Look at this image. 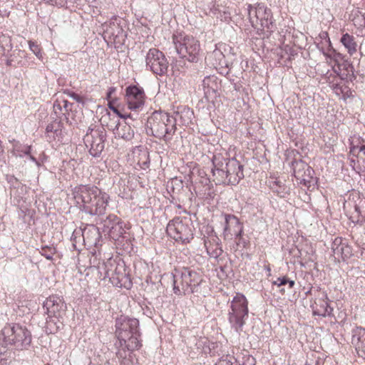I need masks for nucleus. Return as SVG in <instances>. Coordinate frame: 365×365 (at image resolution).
<instances>
[{"label": "nucleus", "mask_w": 365, "mask_h": 365, "mask_svg": "<svg viewBox=\"0 0 365 365\" xmlns=\"http://www.w3.org/2000/svg\"><path fill=\"white\" fill-rule=\"evenodd\" d=\"M73 195L84 204L86 213L98 216L105 214L109 196L93 184H78L73 188Z\"/></svg>", "instance_id": "obj_1"}, {"label": "nucleus", "mask_w": 365, "mask_h": 365, "mask_svg": "<svg viewBox=\"0 0 365 365\" xmlns=\"http://www.w3.org/2000/svg\"><path fill=\"white\" fill-rule=\"evenodd\" d=\"M116 348L127 349L128 351L138 349L142 346L140 337L139 321L135 318H130L123 315L115 320Z\"/></svg>", "instance_id": "obj_2"}, {"label": "nucleus", "mask_w": 365, "mask_h": 365, "mask_svg": "<svg viewBox=\"0 0 365 365\" xmlns=\"http://www.w3.org/2000/svg\"><path fill=\"white\" fill-rule=\"evenodd\" d=\"M172 277L173 292L178 296L197 292L203 280L200 272L185 267L175 269L174 272L172 273Z\"/></svg>", "instance_id": "obj_3"}, {"label": "nucleus", "mask_w": 365, "mask_h": 365, "mask_svg": "<svg viewBox=\"0 0 365 365\" xmlns=\"http://www.w3.org/2000/svg\"><path fill=\"white\" fill-rule=\"evenodd\" d=\"M31 339L30 331L20 324H8L0 331V345L3 347L26 349L30 346Z\"/></svg>", "instance_id": "obj_4"}, {"label": "nucleus", "mask_w": 365, "mask_h": 365, "mask_svg": "<svg viewBox=\"0 0 365 365\" xmlns=\"http://www.w3.org/2000/svg\"><path fill=\"white\" fill-rule=\"evenodd\" d=\"M147 130L155 138L170 142L176 131L175 120L167 113L154 111L147 120Z\"/></svg>", "instance_id": "obj_5"}, {"label": "nucleus", "mask_w": 365, "mask_h": 365, "mask_svg": "<svg viewBox=\"0 0 365 365\" xmlns=\"http://www.w3.org/2000/svg\"><path fill=\"white\" fill-rule=\"evenodd\" d=\"M173 43L179 56L189 62L196 63L199 60L200 44L192 36L178 33L173 36Z\"/></svg>", "instance_id": "obj_6"}, {"label": "nucleus", "mask_w": 365, "mask_h": 365, "mask_svg": "<svg viewBox=\"0 0 365 365\" xmlns=\"http://www.w3.org/2000/svg\"><path fill=\"white\" fill-rule=\"evenodd\" d=\"M166 232L175 242L185 245L194 238L195 227L190 218L175 217L168 223Z\"/></svg>", "instance_id": "obj_7"}, {"label": "nucleus", "mask_w": 365, "mask_h": 365, "mask_svg": "<svg viewBox=\"0 0 365 365\" xmlns=\"http://www.w3.org/2000/svg\"><path fill=\"white\" fill-rule=\"evenodd\" d=\"M248 302L243 294H237L233 297L228 312V322L231 329L238 334L243 330L248 318Z\"/></svg>", "instance_id": "obj_8"}, {"label": "nucleus", "mask_w": 365, "mask_h": 365, "mask_svg": "<svg viewBox=\"0 0 365 365\" xmlns=\"http://www.w3.org/2000/svg\"><path fill=\"white\" fill-rule=\"evenodd\" d=\"M104 266V278H108L109 282L115 287L130 289L133 283L126 272L123 263H117L114 260H108V264Z\"/></svg>", "instance_id": "obj_9"}, {"label": "nucleus", "mask_w": 365, "mask_h": 365, "mask_svg": "<svg viewBox=\"0 0 365 365\" xmlns=\"http://www.w3.org/2000/svg\"><path fill=\"white\" fill-rule=\"evenodd\" d=\"M106 133L103 128H89L83 138L86 148H89L90 154L98 158L101 155L105 147Z\"/></svg>", "instance_id": "obj_10"}, {"label": "nucleus", "mask_w": 365, "mask_h": 365, "mask_svg": "<svg viewBox=\"0 0 365 365\" xmlns=\"http://www.w3.org/2000/svg\"><path fill=\"white\" fill-rule=\"evenodd\" d=\"M146 66L155 75L164 76L168 72V61L163 52L150 48L147 53Z\"/></svg>", "instance_id": "obj_11"}, {"label": "nucleus", "mask_w": 365, "mask_h": 365, "mask_svg": "<svg viewBox=\"0 0 365 365\" xmlns=\"http://www.w3.org/2000/svg\"><path fill=\"white\" fill-rule=\"evenodd\" d=\"M125 101L128 108L135 114L143 108L145 94L143 88L137 86H129L125 88Z\"/></svg>", "instance_id": "obj_12"}, {"label": "nucleus", "mask_w": 365, "mask_h": 365, "mask_svg": "<svg viewBox=\"0 0 365 365\" xmlns=\"http://www.w3.org/2000/svg\"><path fill=\"white\" fill-rule=\"evenodd\" d=\"M336 66L338 67V71L335 70L334 67H333L332 71H328L324 75V78L329 83H332L331 86V88L334 91H335L336 93H338L339 91L341 92V88L339 86L338 83H334V78L337 76H340L341 79L349 78L354 75V68L353 65L344 58V61L339 63V65Z\"/></svg>", "instance_id": "obj_13"}, {"label": "nucleus", "mask_w": 365, "mask_h": 365, "mask_svg": "<svg viewBox=\"0 0 365 365\" xmlns=\"http://www.w3.org/2000/svg\"><path fill=\"white\" fill-rule=\"evenodd\" d=\"M254 24L253 28L257 30L271 33L275 29L271 10L262 4H258V16Z\"/></svg>", "instance_id": "obj_14"}, {"label": "nucleus", "mask_w": 365, "mask_h": 365, "mask_svg": "<svg viewBox=\"0 0 365 365\" xmlns=\"http://www.w3.org/2000/svg\"><path fill=\"white\" fill-rule=\"evenodd\" d=\"M43 308L49 317L62 318L66 313L67 307L62 297L51 295L43 302Z\"/></svg>", "instance_id": "obj_15"}, {"label": "nucleus", "mask_w": 365, "mask_h": 365, "mask_svg": "<svg viewBox=\"0 0 365 365\" xmlns=\"http://www.w3.org/2000/svg\"><path fill=\"white\" fill-rule=\"evenodd\" d=\"M294 176L298 182H312L314 170L302 160L292 161Z\"/></svg>", "instance_id": "obj_16"}, {"label": "nucleus", "mask_w": 365, "mask_h": 365, "mask_svg": "<svg viewBox=\"0 0 365 365\" xmlns=\"http://www.w3.org/2000/svg\"><path fill=\"white\" fill-rule=\"evenodd\" d=\"M133 163L136 169L146 170L150 166L149 153L146 148L143 146L135 147L130 155Z\"/></svg>", "instance_id": "obj_17"}, {"label": "nucleus", "mask_w": 365, "mask_h": 365, "mask_svg": "<svg viewBox=\"0 0 365 365\" xmlns=\"http://www.w3.org/2000/svg\"><path fill=\"white\" fill-rule=\"evenodd\" d=\"M202 86L203 88L205 98L210 101H213L218 96V91L220 89V82L215 76H208L205 77L202 81Z\"/></svg>", "instance_id": "obj_18"}, {"label": "nucleus", "mask_w": 365, "mask_h": 365, "mask_svg": "<svg viewBox=\"0 0 365 365\" xmlns=\"http://www.w3.org/2000/svg\"><path fill=\"white\" fill-rule=\"evenodd\" d=\"M351 344L359 357L365 360V329L356 327L351 331Z\"/></svg>", "instance_id": "obj_19"}, {"label": "nucleus", "mask_w": 365, "mask_h": 365, "mask_svg": "<svg viewBox=\"0 0 365 365\" xmlns=\"http://www.w3.org/2000/svg\"><path fill=\"white\" fill-rule=\"evenodd\" d=\"M224 234H230L235 238L241 237L243 234V225L238 217L233 215H225V226Z\"/></svg>", "instance_id": "obj_20"}, {"label": "nucleus", "mask_w": 365, "mask_h": 365, "mask_svg": "<svg viewBox=\"0 0 365 365\" xmlns=\"http://www.w3.org/2000/svg\"><path fill=\"white\" fill-rule=\"evenodd\" d=\"M331 250L334 255L343 259H349L352 256V247L341 237H336L332 242Z\"/></svg>", "instance_id": "obj_21"}, {"label": "nucleus", "mask_w": 365, "mask_h": 365, "mask_svg": "<svg viewBox=\"0 0 365 365\" xmlns=\"http://www.w3.org/2000/svg\"><path fill=\"white\" fill-rule=\"evenodd\" d=\"M226 173L227 176H230L228 181H237L239 182L243 178V166L235 158H232L225 163Z\"/></svg>", "instance_id": "obj_22"}, {"label": "nucleus", "mask_w": 365, "mask_h": 365, "mask_svg": "<svg viewBox=\"0 0 365 365\" xmlns=\"http://www.w3.org/2000/svg\"><path fill=\"white\" fill-rule=\"evenodd\" d=\"M313 314L319 317H331L333 315V308L328 302L327 294L325 293L322 298L317 299L311 306Z\"/></svg>", "instance_id": "obj_23"}, {"label": "nucleus", "mask_w": 365, "mask_h": 365, "mask_svg": "<svg viewBox=\"0 0 365 365\" xmlns=\"http://www.w3.org/2000/svg\"><path fill=\"white\" fill-rule=\"evenodd\" d=\"M175 120V125L179 123L182 125H188L194 118L193 111L187 106H182L177 108L173 112V116H170Z\"/></svg>", "instance_id": "obj_24"}, {"label": "nucleus", "mask_w": 365, "mask_h": 365, "mask_svg": "<svg viewBox=\"0 0 365 365\" xmlns=\"http://www.w3.org/2000/svg\"><path fill=\"white\" fill-rule=\"evenodd\" d=\"M113 132L115 138L123 139L124 140H131L134 137V130L129 124L127 120L123 119V121H119Z\"/></svg>", "instance_id": "obj_25"}, {"label": "nucleus", "mask_w": 365, "mask_h": 365, "mask_svg": "<svg viewBox=\"0 0 365 365\" xmlns=\"http://www.w3.org/2000/svg\"><path fill=\"white\" fill-rule=\"evenodd\" d=\"M83 241L88 246L97 247L101 238L98 227L95 225H89L82 231Z\"/></svg>", "instance_id": "obj_26"}, {"label": "nucleus", "mask_w": 365, "mask_h": 365, "mask_svg": "<svg viewBox=\"0 0 365 365\" xmlns=\"http://www.w3.org/2000/svg\"><path fill=\"white\" fill-rule=\"evenodd\" d=\"M318 49L323 53L325 56L327 62L331 63V62H334L335 65H339V63L344 61V56L339 52H337L331 46V44L328 45L327 46H324V45L320 46V44H317Z\"/></svg>", "instance_id": "obj_27"}, {"label": "nucleus", "mask_w": 365, "mask_h": 365, "mask_svg": "<svg viewBox=\"0 0 365 365\" xmlns=\"http://www.w3.org/2000/svg\"><path fill=\"white\" fill-rule=\"evenodd\" d=\"M197 196L203 200H212L215 196L213 184H191Z\"/></svg>", "instance_id": "obj_28"}, {"label": "nucleus", "mask_w": 365, "mask_h": 365, "mask_svg": "<svg viewBox=\"0 0 365 365\" xmlns=\"http://www.w3.org/2000/svg\"><path fill=\"white\" fill-rule=\"evenodd\" d=\"M62 123L60 120H54L46 128V136L48 139L60 140L63 138Z\"/></svg>", "instance_id": "obj_29"}, {"label": "nucleus", "mask_w": 365, "mask_h": 365, "mask_svg": "<svg viewBox=\"0 0 365 365\" xmlns=\"http://www.w3.org/2000/svg\"><path fill=\"white\" fill-rule=\"evenodd\" d=\"M340 42L346 49L350 56L354 55L357 51V43L355 37L348 33L344 34L341 37Z\"/></svg>", "instance_id": "obj_30"}, {"label": "nucleus", "mask_w": 365, "mask_h": 365, "mask_svg": "<svg viewBox=\"0 0 365 365\" xmlns=\"http://www.w3.org/2000/svg\"><path fill=\"white\" fill-rule=\"evenodd\" d=\"M126 229H128L126 224L123 221L120 220L119 222H115L114 227H110V230H108L107 234L110 238L116 241L123 237Z\"/></svg>", "instance_id": "obj_31"}, {"label": "nucleus", "mask_w": 365, "mask_h": 365, "mask_svg": "<svg viewBox=\"0 0 365 365\" xmlns=\"http://www.w3.org/2000/svg\"><path fill=\"white\" fill-rule=\"evenodd\" d=\"M60 318H54V317H49L46 318L45 331L47 334H55L60 329V325L58 324H62L60 322Z\"/></svg>", "instance_id": "obj_32"}, {"label": "nucleus", "mask_w": 365, "mask_h": 365, "mask_svg": "<svg viewBox=\"0 0 365 365\" xmlns=\"http://www.w3.org/2000/svg\"><path fill=\"white\" fill-rule=\"evenodd\" d=\"M31 148L28 145H15L14 149V154L16 156L23 157L29 155L31 160L34 162L37 166H40V163L32 155H30Z\"/></svg>", "instance_id": "obj_33"}, {"label": "nucleus", "mask_w": 365, "mask_h": 365, "mask_svg": "<svg viewBox=\"0 0 365 365\" xmlns=\"http://www.w3.org/2000/svg\"><path fill=\"white\" fill-rule=\"evenodd\" d=\"M121 220L115 215L110 214L106 219H101L103 223V231L107 233L110 227H114L115 222H119Z\"/></svg>", "instance_id": "obj_34"}, {"label": "nucleus", "mask_w": 365, "mask_h": 365, "mask_svg": "<svg viewBox=\"0 0 365 365\" xmlns=\"http://www.w3.org/2000/svg\"><path fill=\"white\" fill-rule=\"evenodd\" d=\"M269 188L280 197H286L290 191L286 184H270Z\"/></svg>", "instance_id": "obj_35"}, {"label": "nucleus", "mask_w": 365, "mask_h": 365, "mask_svg": "<svg viewBox=\"0 0 365 365\" xmlns=\"http://www.w3.org/2000/svg\"><path fill=\"white\" fill-rule=\"evenodd\" d=\"M225 159L220 155H215L212 158V164L214 166V169H212L213 175H215V171H217L218 173L222 172V173H225L224 170V164Z\"/></svg>", "instance_id": "obj_36"}, {"label": "nucleus", "mask_w": 365, "mask_h": 365, "mask_svg": "<svg viewBox=\"0 0 365 365\" xmlns=\"http://www.w3.org/2000/svg\"><path fill=\"white\" fill-rule=\"evenodd\" d=\"M272 284L276 285L277 287L287 285L288 289H292L295 285V282L292 279H290L287 276L284 275L277 277L276 280L272 282Z\"/></svg>", "instance_id": "obj_37"}, {"label": "nucleus", "mask_w": 365, "mask_h": 365, "mask_svg": "<svg viewBox=\"0 0 365 365\" xmlns=\"http://www.w3.org/2000/svg\"><path fill=\"white\" fill-rule=\"evenodd\" d=\"M27 186L25 184H17V186H14L11 189V195H13L14 197H19L21 200L25 198V195L27 192Z\"/></svg>", "instance_id": "obj_38"}, {"label": "nucleus", "mask_w": 365, "mask_h": 365, "mask_svg": "<svg viewBox=\"0 0 365 365\" xmlns=\"http://www.w3.org/2000/svg\"><path fill=\"white\" fill-rule=\"evenodd\" d=\"M116 356L120 360V365H133V361L130 357H127V349L117 348Z\"/></svg>", "instance_id": "obj_39"}, {"label": "nucleus", "mask_w": 365, "mask_h": 365, "mask_svg": "<svg viewBox=\"0 0 365 365\" xmlns=\"http://www.w3.org/2000/svg\"><path fill=\"white\" fill-rule=\"evenodd\" d=\"M205 245L206 247L207 252L210 257L217 259L223 253L222 249L217 244L207 246L205 243Z\"/></svg>", "instance_id": "obj_40"}, {"label": "nucleus", "mask_w": 365, "mask_h": 365, "mask_svg": "<svg viewBox=\"0 0 365 365\" xmlns=\"http://www.w3.org/2000/svg\"><path fill=\"white\" fill-rule=\"evenodd\" d=\"M24 55V51L21 50H14L9 56L7 57L6 64L9 66H16L20 63L19 61L16 60V56L21 57Z\"/></svg>", "instance_id": "obj_41"}, {"label": "nucleus", "mask_w": 365, "mask_h": 365, "mask_svg": "<svg viewBox=\"0 0 365 365\" xmlns=\"http://www.w3.org/2000/svg\"><path fill=\"white\" fill-rule=\"evenodd\" d=\"M243 361H240L237 358L231 361V365H255V359L250 355L246 354L243 356Z\"/></svg>", "instance_id": "obj_42"}, {"label": "nucleus", "mask_w": 365, "mask_h": 365, "mask_svg": "<svg viewBox=\"0 0 365 365\" xmlns=\"http://www.w3.org/2000/svg\"><path fill=\"white\" fill-rule=\"evenodd\" d=\"M247 15L250 22L253 27L255 19L257 20L258 16V4L256 6H254L251 4L247 5Z\"/></svg>", "instance_id": "obj_43"}, {"label": "nucleus", "mask_w": 365, "mask_h": 365, "mask_svg": "<svg viewBox=\"0 0 365 365\" xmlns=\"http://www.w3.org/2000/svg\"><path fill=\"white\" fill-rule=\"evenodd\" d=\"M19 217L23 220H25V217L27 216L31 217L34 212L33 210L28 207L27 205H19Z\"/></svg>", "instance_id": "obj_44"}, {"label": "nucleus", "mask_w": 365, "mask_h": 365, "mask_svg": "<svg viewBox=\"0 0 365 365\" xmlns=\"http://www.w3.org/2000/svg\"><path fill=\"white\" fill-rule=\"evenodd\" d=\"M11 39L8 36H5L4 35L1 34L0 36V56H4V50L5 47L8 46L9 48H11Z\"/></svg>", "instance_id": "obj_45"}, {"label": "nucleus", "mask_w": 365, "mask_h": 365, "mask_svg": "<svg viewBox=\"0 0 365 365\" xmlns=\"http://www.w3.org/2000/svg\"><path fill=\"white\" fill-rule=\"evenodd\" d=\"M109 108L111 109L115 113H116L120 118L128 120L130 119L133 120H135L138 119V115L135 113L130 114H122L115 106H112L110 103H109Z\"/></svg>", "instance_id": "obj_46"}, {"label": "nucleus", "mask_w": 365, "mask_h": 365, "mask_svg": "<svg viewBox=\"0 0 365 365\" xmlns=\"http://www.w3.org/2000/svg\"><path fill=\"white\" fill-rule=\"evenodd\" d=\"M55 252V248L48 246L41 247L40 251L41 255L49 260L53 259V256L54 255Z\"/></svg>", "instance_id": "obj_47"}, {"label": "nucleus", "mask_w": 365, "mask_h": 365, "mask_svg": "<svg viewBox=\"0 0 365 365\" xmlns=\"http://www.w3.org/2000/svg\"><path fill=\"white\" fill-rule=\"evenodd\" d=\"M29 49L36 55V56L38 59L42 58V53L41 51V48H40L39 45L36 41H29Z\"/></svg>", "instance_id": "obj_48"}, {"label": "nucleus", "mask_w": 365, "mask_h": 365, "mask_svg": "<svg viewBox=\"0 0 365 365\" xmlns=\"http://www.w3.org/2000/svg\"><path fill=\"white\" fill-rule=\"evenodd\" d=\"M319 36L322 41L320 43H318L317 44H320V46L324 45V46H327L328 45L331 44L327 32L323 31L319 34Z\"/></svg>", "instance_id": "obj_49"}, {"label": "nucleus", "mask_w": 365, "mask_h": 365, "mask_svg": "<svg viewBox=\"0 0 365 365\" xmlns=\"http://www.w3.org/2000/svg\"><path fill=\"white\" fill-rule=\"evenodd\" d=\"M53 108L55 115H56V117H58L59 114L61 113L63 110L61 101H59L58 99L55 101L53 103Z\"/></svg>", "instance_id": "obj_50"}, {"label": "nucleus", "mask_w": 365, "mask_h": 365, "mask_svg": "<svg viewBox=\"0 0 365 365\" xmlns=\"http://www.w3.org/2000/svg\"><path fill=\"white\" fill-rule=\"evenodd\" d=\"M108 264V261H107L106 262H103L101 264L98 265L97 267V272H98V279H101V280H104L106 279V278H104L103 277V275H104V269L103 268L104 266H106L108 267L107 265Z\"/></svg>", "instance_id": "obj_51"}, {"label": "nucleus", "mask_w": 365, "mask_h": 365, "mask_svg": "<svg viewBox=\"0 0 365 365\" xmlns=\"http://www.w3.org/2000/svg\"><path fill=\"white\" fill-rule=\"evenodd\" d=\"M235 359L233 356H226L219 360L215 365H231V361Z\"/></svg>", "instance_id": "obj_52"}, {"label": "nucleus", "mask_w": 365, "mask_h": 365, "mask_svg": "<svg viewBox=\"0 0 365 365\" xmlns=\"http://www.w3.org/2000/svg\"><path fill=\"white\" fill-rule=\"evenodd\" d=\"M210 56L217 58L220 61L225 57L222 51L219 49H215L210 54Z\"/></svg>", "instance_id": "obj_53"}, {"label": "nucleus", "mask_w": 365, "mask_h": 365, "mask_svg": "<svg viewBox=\"0 0 365 365\" xmlns=\"http://www.w3.org/2000/svg\"><path fill=\"white\" fill-rule=\"evenodd\" d=\"M64 93H66L67 96H70L71 98H72L73 100H75L77 102L81 101V97L78 94H76V93H74L70 90L64 91Z\"/></svg>", "instance_id": "obj_54"}, {"label": "nucleus", "mask_w": 365, "mask_h": 365, "mask_svg": "<svg viewBox=\"0 0 365 365\" xmlns=\"http://www.w3.org/2000/svg\"><path fill=\"white\" fill-rule=\"evenodd\" d=\"M62 107L64 108L66 111H68L71 110L72 103H69L67 100H62L61 101Z\"/></svg>", "instance_id": "obj_55"}, {"label": "nucleus", "mask_w": 365, "mask_h": 365, "mask_svg": "<svg viewBox=\"0 0 365 365\" xmlns=\"http://www.w3.org/2000/svg\"><path fill=\"white\" fill-rule=\"evenodd\" d=\"M320 365H336V362L331 358L325 359Z\"/></svg>", "instance_id": "obj_56"}, {"label": "nucleus", "mask_w": 365, "mask_h": 365, "mask_svg": "<svg viewBox=\"0 0 365 365\" xmlns=\"http://www.w3.org/2000/svg\"><path fill=\"white\" fill-rule=\"evenodd\" d=\"M8 360L2 356V354L0 353V365H8Z\"/></svg>", "instance_id": "obj_57"}, {"label": "nucleus", "mask_w": 365, "mask_h": 365, "mask_svg": "<svg viewBox=\"0 0 365 365\" xmlns=\"http://www.w3.org/2000/svg\"><path fill=\"white\" fill-rule=\"evenodd\" d=\"M237 239H239V242H238V244H240V243H241V244H242L243 247H246L247 242L245 240V239H243V238L242 237V236H241V237H238Z\"/></svg>", "instance_id": "obj_58"}, {"label": "nucleus", "mask_w": 365, "mask_h": 365, "mask_svg": "<svg viewBox=\"0 0 365 365\" xmlns=\"http://www.w3.org/2000/svg\"><path fill=\"white\" fill-rule=\"evenodd\" d=\"M115 91V88H113V87L109 88V90H108V91L107 93V98H110L112 93H114Z\"/></svg>", "instance_id": "obj_59"}, {"label": "nucleus", "mask_w": 365, "mask_h": 365, "mask_svg": "<svg viewBox=\"0 0 365 365\" xmlns=\"http://www.w3.org/2000/svg\"><path fill=\"white\" fill-rule=\"evenodd\" d=\"M264 269L268 272V275L269 276L271 274V268L269 264L264 266Z\"/></svg>", "instance_id": "obj_60"}, {"label": "nucleus", "mask_w": 365, "mask_h": 365, "mask_svg": "<svg viewBox=\"0 0 365 365\" xmlns=\"http://www.w3.org/2000/svg\"><path fill=\"white\" fill-rule=\"evenodd\" d=\"M359 152L362 153L365 155V145H362L360 147Z\"/></svg>", "instance_id": "obj_61"}, {"label": "nucleus", "mask_w": 365, "mask_h": 365, "mask_svg": "<svg viewBox=\"0 0 365 365\" xmlns=\"http://www.w3.org/2000/svg\"><path fill=\"white\" fill-rule=\"evenodd\" d=\"M355 211L357 212L358 213L361 214V210H360V207L359 205H355Z\"/></svg>", "instance_id": "obj_62"}, {"label": "nucleus", "mask_w": 365, "mask_h": 365, "mask_svg": "<svg viewBox=\"0 0 365 365\" xmlns=\"http://www.w3.org/2000/svg\"><path fill=\"white\" fill-rule=\"evenodd\" d=\"M46 1L50 2L51 4H57V0H46Z\"/></svg>", "instance_id": "obj_63"}, {"label": "nucleus", "mask_w": 365, "mask_h": 365, "mask_svg": "<svg viewBox=\"0 0 365 365\" xmlns=\"http://www.w3.org/2000/svg\"><path fill=\"white\" fill-rule=\"evenodd\" d=\"M363 166H364V169H365V158H364V159H363Z\"/></svg>", "instance_id": "obj_64"}]
</instances>
